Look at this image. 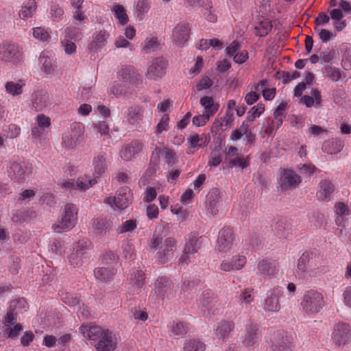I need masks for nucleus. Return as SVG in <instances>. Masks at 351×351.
I'll use <instances>...</instances> for the list:
<instances>
[{
	"label": "nucleus",
	"instance_id": "nucleus-57",
	"mask_svg": "<svg viewBox=\"0 0 351 351\" xmlns=\"http://www.w3.org/2000/svg\"><path fill=\"white\" fill-rule=\"evenodd\" d=\"M252 289L246 288L245 290L238 296L239 300L241 303L250 304L253 300L254 296L252 294Z\"/></svg>",
	"mask_w": 351,
	"mask_h": 351
},
{
	"label": "nucleus",
	"instance_id": "nucleus-44",
	"mask_svg": "<svg viewBox=\"0 0 351 351\" xmlns=\"http://www.w3.org/2000/svg\"><path fill=\"white\" fill-rule=\"evenodd\" d=\"M11 326L4 328L2 330L3 336L6 338L15 339L18 337L19 332L23 330V325L20 323H16Z\"/></svg>",
	"mask_w": 351,
	"mask_h": 351
},
{
	"label": "nucleus",
	"instance_id": "nucleus-35",
	"mask_svg": "<svg viewBox=\"0 0 351 351\" xmlns=\"http://www.w3.org/2000/svg\"><path fill=\"white\" fill-rule=\"evenodd\" d=\"M36 10V3L35 0H29L21 6V8L19 12V16L21 19L25 20L32 17Z\"/></svg>",
	"mask_w": 351,
	"mask_h": 351
},
{
	"label": "nucleus",
	"instance_id": "nucleus-3",
	"mask_svg": "<svg viewBox=\"0 0 351 351\" xmlns=\"http://www.w3.org/2000/svg\"><path fill=\"white\" fill-rule=\"evenodd\" d=\"M270 351H293L295 348L294 339L287 332H277L269 346Z\"/></svg>",
	"mask_w": 351,
	"mask_h": 351
},
{
	"label": "nucleus",
	"instance_id": "nucleus-53",
	"mask_svg": "<svg viewBox=\"0 0 351 351\" xmlns=\"http://www.w3.org/2000/svg\"><path fill=\"white\" fill-rule=\"evenodd\" d=\"M156 151L159 152L160 153L162 154L165 156V159L167 160V162L169 165H172L175 162V152L167 148H160L156 147Z\"/></svg>",
	"mask_w": 351,
	"mask_h": 351
},
{
	"label": "nucleus",
	"instance_id": "nucleus-12",
	"mask_svg": "<svg viewBox=\"0 0 351 351\" xmlns=\"http://www.w3.org/2000/svg\"><path fill=\"white\" fill-rule=\"evenodd\" d=\"M167 61L162 57L154 59L146 73L148 79L162 77L165 74Z\"/></svg>",
	"mask_w": 351,
	"mask_h": 351
},
{
	"label": "nucleus",
	"instance_id": "nucleus-63",
	"mask_svg": "<svg viewBox=\"0 0 351 351\" xmlns=\"http://www.w3.org/2000/svg\"><path fill=\"white\" fill-rule=\"evenodd\" d=\"M213 82L207 76L202 77L200 81L197 84L195 88L197 91H200L202 89L209 88L212 86Z\"/></svg>",
	"mask_w": 351,
	"mask_h": 351
},
{
	"label": "nucleus",
	"instance_id": "nucleus-42",
	"mask_svg": "<svg viewBox=\"0 0 351 351\" xmlns=\"http://www.w3.org/2000/svg\"><path fill=\"white\" fill-rule=\"evenodd\" d=\"M65 38L67 40L77 41L82 38L83 35L80 28L75 26L67 27L65 30Z\"/></svg>",
	"mask_w": 351,
	"mask_h": 351
},
{
	"label": "nucleus",
	"instance_id": "nucleus-58",
	"mask_svg": "<svg viewBox=\"0 0 351 351\" xmlns=\"http://www.w3.org/2000/svg\"><path fill=\"white\" fill-rule=\"evenodd\" d=\"M118 261L119 256L111 250L106 251L103 256L102 261L106 265L116 263Z\"/></svg>",
	"mask_w": 351,
	"mask_h": 351
},
{
	"label": "nucleus",
	"instance_id": "nucleus-46",
	"mask_svg": "<svg viewBox=\"0 0 351 351\" xmlns=\"http://www.w3.org/2000/svg\"><path fill=\"white\" fill-rule=\"evenodd\" d=\"M104 332L100 326H91L87 330V337L91 341V344L94 345V342H97Z\"/></svg>",
	"mask_w": 351,
	"mask_h": 351
},
{
	"label": "nucleus",
	"instance_id": "nucleus-24",
	"mask_svg": "<svg viewBox=\"0 0 351 351\" xmlns=\"http://www.w3.org/2000/svg\"><path fill=\"white\" fill-rule=\"evenodd\" d=\"M176 241L173 238H167L165 240L162 246V251L158 252V259L161 263H165L173 258V252L176 249Z\"/></svg>",
	"mask_w": 351,
	"mask_h": 351
},
{
	"label": "nucleus",
	"instance_id": "nucleus-49",
	"mask_svg": "<svg viewBox=\"0 0 351 351\" xmlns=\"http://www.w3.org/2000/svg\"><path fill=\"white\" fill-rule=\"evenodd\" d=\"M40 63L42 64V71L47 75L53 73L54 65L51 62L49 58L45 57V56H40L39 58Z\"/></svg>",
	"mask_w": 351,
	"mask_h": 351
},
{
	"label": "nucleus",
	"instance_id": "nucleus-22",
	"mask_svg": "<svg viewBox=\"0 0 351 351\" xmlns=\"http://www.w3.org/2000/svg\"><path fill=\"white\" fill-rule=\"evenodd\" d=\"M220 202V192L217 189H213L207 195L206 201V211L212 215H217Z\"/></svg>",
	"mask_w": 351,
	"mask_h": 351
},
{
	"label": "nucleus",
	"instance_id": "nucleus-51",
	"mask_svg": "<svg viewBox=\"0 0 351 351\" xmlns=\"http://www.w3.org/2000/svg\"><path fill=\"white\" fill-rule=\"evenodd\" d=\"M149 0H138L136 5V12L138 17H141L148 12L150 8Z\"/></svg>",
	"mask_w": 351,
	"mask_h": 351
},
{
	"label": "nucleus",
	"instance_id": "nucleus-21",
	"mask_svg": "<svg viewBox=\"0 0 351 351\" xmlns=\"http://www.w3.org/2000/svg\"><path fill=\"white\" fill-rule=\"evenodd\" d=\"M245 263V256L236 255L232 256L230 259L223 260L220 265V269L225 271L240 270L244 267Z\"/></svg>",
	"mask_w": 351,
	"mask_h": 351
},
{
	"label": "nucleus",
	"instance_id": "nucleus-28",
	"mask_svg": "<svg viewBox=\"0 0 351 351\" xmlns=\"http://www.w3.org/2000/svg\"><path fill=\"white\" fill-rule=\"evenodd\" d=\"M335 186L328 180H322L319 182V191L317 195L319 199L330 201L333 196Z\"/></svg>",
	"mask_w": 351,
	"mask_h": 351
},
{
	"label": "nucleus",
	"instance_id": "nucleus-16",
	"mask_svg": "<svg viewBox=\"0 0 351 351\" xmlns=\"http://www.w3.org/2000/svg\"><path fill=\"white\" fill-rule=\"evenodd\" d=\"M258 326L252 322L245 326V332L243 337L242 344L245 347H252L258 340Z\"/></svg>",
	"mask_w": 351,
	"mask_h": 351
},
{
	"label": "nucleus",
	"instance_id": "nucleus-38",
	"mask_svg": "<svg viewBox=\"0 0 351 351\" xmlns=\"http://www.w3.org/2000/svg\"><path fill=\"white\" fill-rule=\"evenodd\" d=\"M206 344L197 339H190L185 341L184 351H205Z\"/></svg>",
	"mask_w": 351,
	"mask_h": 351
},
{
	"label": "nucleus",
	"instance_id": "nucleus-37",
	"mask_svg": "<svg viewBox=\"0 0 351 351\" xmlns=\"http://www.w3.org/2000/svg\"><path fill=\"white\" fill-rule=\"evenodd\" d=\"M112 11L114 12V17L121 25H125L128 23L129 18L123 5L115 4L113 5Z\"/></svg>",
	"mask_w": 351,
	"mask_h": 351
},
{
	"label": "nucleus",
	"instance_id": "nucleus-60",
	"mask_svg": "<svg viewBox=\"0 0 351 351\" xmlns=\"http://www.w3.org/2000/svg\"><path fill=\"white\" fill-rule=\"evenodd\" d=\"M159 46V43L158 42V39L156 37H152L149 40H145V44L143 47V51L145 53H149L150 51H154L156 50L158 47Z\"/></svg>",
	"mask_w": 351,
	"mask_h": 351
},
{
	"label": "nucleus",
	"instance_id": "nucleus-59",
	"mask_svg": "<svg viewBox=\"0 0 351 351\" xmlns=\"http://www.w3.org/2000/svg\"><path fill=\"white\" fill-rule=\"evenodd\" d=\"M316 167L312 164H303L298 166V171L306 177H310L315 171Z\"/></svg>",
	"mask_w": 351,
	"mask_h": 351
},
{
	"label": "nucleus",
	"instance_id": "nucleus-27",
	"mask_svg": "<svg viewBox=\"0 0 351 351\" xmlns=\"http://www.w3.org/2000/svg\"><path fill=\"white\" fill-rule=\"evenodd\" d=\"M120 75L124 82H129L137 87L142 84V75L138 73L134 67L127 66L123 68Z\"/></svg>",
	"mask_w": 351,
	"mask_h": 351
},
{
	"label": "nucleus",
	"instance_id": "nucleus-56",
	"mask_svg": "<svg viewBox=\"0 0 351 351\" xmlns=\"http://www.w3.org/2000/svg\"><path fill=\"white\" fill-rule=\"evenodd\" d=\"M324 69L327 75L334 82L338 81L341 77L339 69L332 67L331 65H326Z\"/></svg>",
	"mask_w": 351,
	"mask_h": 351
},
{
	"label": "nucleus",
	"instance_id": "nucleus-50",
	"mask_svg": "<svg viewBox=\"0 0 351 351\" xmlns=\"http://www.w3.org/2000/svg\"><path fill=\"white\" fill-rule=\"evenodd\" d=\"M265 110V105L259 103L257 106L252 107L248 112L247 120L250 122L254 121L256 117H258Z\"/></svg>",
	"mask_w": 351,
	"mask_h": 351
},
{
	"label": "nucleus",
	"instance_id": "nucleus-18",
	"mask_svg": "<svg viewBox=\"0 0 351 351\" xmlns=\"http://www.w3.org/2000/svg\"><path fill=\"white\" fill-rule=\"evenodd\" d=\"M144 110L143 106L134 105L128 108L127 112V121L134 128L140 127V121L143 119Z\"/></svg>",
	"mask_w": 351,
	"mask_h": 351
},
{
	"label": "nucleus",
	"instance_id": "nucleus-33",
	"mask_svg": "<svg viewBox=\"0 0 351 351\" xmlns=\"http://www.w3.org/2000/svg\"><path fill=\"white\" fill-rule=\"evenodd\" d=\"M38 127H34L32 130V134L34 136H40L45 128H49L51 125V119L49 117L43 114H40L36 117Z\"/></svg>",
	"mask_w": 351,
	"mask_h": 351
},
{
	"label": "nucleus",
	"instance_id": "nucleus-48",
	"mask_svg": "<svg viewBox=\"0 0 351 351\" xmlns=\"http://www.w3.org/2000/svg\"><path fill=\"white\" fill-rule=\"evenodd\" d=\"M272 25H271L270 21H261L258 25L255 27V34L260 37H263L266 36L269 31L271 30Z\"/></svg>",
	"mask_w": 351,
	"mask_h": 351
},
{
	"label": "nucleus",
	"instance_id": "nucleus-2",
	"mask_svg": "<svg viewBox=\"0 0 351 351\" xmlns=\"http://www.w3.org/2000/svg\"><path fill=\"white\" fill-rule=\"evenodd\" d=\"M325 304L322 294L316 290L307 291L302 298L301 306L308 314H317Z\"/></svg>",
	"mask_w": 351,
	"mask_h": 351
},
{
	"label": "nucleus",
	"instance_id": "nucleus-1",
	"mask_svg": "<svg viewBox=\"0 0 351 351\" xmlns=\"http://www.w3.org/2000/svg\"><path fill=\"white\" fill-rule=\"evenodd\" d=\"M77 208L73 204H66L64 208L63 215L52 228L54 232L62 233L71 230L77 221Z\"/></svg>",
	"mask_w": 351,
	"mask_h": 351
},
{
	"label": "nucleus",
	"instance_id": "nucleus-8",
	"mask_svg": "<svg viewBox=\"0 0 351 351\" xmlns=\"http://www.w3.org/2000/svg\"><path fill=\"white\" fill-rule=\"evenodd\" d=\"M302 182V178L294 171L283 169L279 180L280 189L286 191L297 187Z\"/></svg>",
	"mask_w": 351,
	"mask_h": 351
},
{
	"label": "nucleus",
	"instance_id": "nucleus-15",
	"mask_svg": "<svg viewBox=\"0 0 351 351\" xmlns=\"http://www.w3.org/2000/svg\"><path fill=\"white\" fill-rule=\"evenodd\" d=\"M112 226L113 222L110 219L98 217L92 220L93 232L99 237L108 234Z\"/></svg>",
	"mask_w": 351,
	"mask_h": 351
},
{
	"label": "nucleus",
	"instance_id": "nucleus-20",
	"mask_svg": "<svg viewBox=\"0 0 351 351\" xmlns=\"http://www.w3.org/2000/svg\"><path fill=\"white\" fill-rule=\"evenodd\" d=\"M86 242H78L73 248V251L69 256V262L73 267H77L82 265V256L86 253Z\"/></svg>",
	"mask_w": 351,
	"mask_h": 351
},
{
	"label": "nucleus",
	"instance_id": "nucleus-23",
	"mask_svg": "<svg viewBox=\"0 0 351 351\" xmlns=\"http://www.w3.org/2000/svg\"><path fill=\"white\" fill-rule=\"evenodd\" d=\"M96 183L95 179H91L88 176L80 177L76 181H66L62 183V186L66 189L86 190Z\"/></svg>",
	"mask_w": 351,
	"mask_h": 351
},
{
	"label": "nucleus",
	"instance_id": "nucleus-14",
	"mask_svg": "<svg viewBox=\"0 0 351 351\" xmlns=\"http://www.w3.org/2000/svg\"><path fill=\"white\" fill-rule=\"evenodd\" d=\"M155 293L161 300L167 296L169 297L173 291V284L172 281L167 277L158 278L155 282Z\"/></svg>",
	"mask_w": 351,
	"mask_h": 351
},
{
	"label": "nucleus",
	"instance_id": "nucleus-29",
	"mask_svg": "<svg viewBox=\"0 0 351 351\" xmlns=\"http://www.w3.org/2000/svg\"><path fill=\"white\" fill-rule=\"evenodd\" d=\"M277 263L275 261L263 259L257 265L258 272L264 278L274 275L276 273Z\"/></svg>",
	"mask_w": 351,
	"mask_h": 351
},
{
	"label": "nucleus",
	"instance_id": "nucleus-40",
	"mask_svg": "<svg viewBox=\"0 0 351 351\" xmlns=\"http://www.w3.org/2000/svg\"><path fill=\"white\" fill-rule=\"evenodd\" d=\"M18 313L16 310V304H11L6 315L4 317L3 324L5 328L12 326L16 324Z\"/></svg>",
	"mask_w": 351,
	"mask_h": 351
},
{
	"label": "nucleus",
	"instance_id": "nucleus-11",
	"mask_svg": "<svg viewBox=\"0 0 351 351\" xmlns=\"http://www.w3.org/2000/svg\"><path fill=\"white\" fill-rule=\"evenodd\" d=\"M191 25L186 22H180L173 30V38L175 43L182 47L186 43L190 36Z\"/></svg>",
	"mask_w": 351,
	"mask_h": 351
},
{
	"label": "nucleus",
	"instance_id": "nucleus-17",
	"mask_svg": "<svg viewBox=\"0 0 351 351\" xmlns=\"http://www.w3.org/2000/svg\"><path fill=\"white\" fill-rule=\"evenodd\" d=\"M143 148V144L138 140L132 141L120 151V157L125 161H130Z\"/></svg>",
	"mask_w": 351,
	"mask_h": 351
},
{
	"label": "nucleus",
	"instance_id": "nucleus-55",
	"mask_svg": "<svg viewBox=\"0 0 351 351\" xmlns=\"http://www.w3.org/2000/svg\"><path fill=\"white\" fill-rule=\"evenodd\" d=\"M110 91L112 95L117 97L122 96L126 94L127 87L125 84L115 83L110 87Z\"/></svg>",
	"mask_w": 351,
	"mask_h": 351
},
{
	"label": "nucleus",
	"instance_id": "nucleus-64",
	"mask_svg": "<svg viewBox=\"0 0 351 351\" xmlns=\"http://www.w3.org/2000/svg\"><path fill=\"white\" fill-rule=\"evenodd\" d=\"M169 120V115L167 114H165L162 117L160 122L158 123V125L156 126V134H160L163 131L167 130V127L168 125Z\"/></svg>",
	"mask_w": 351,
	"mask_h": 351
},
{
	"label": "nucleus",
	"instance_id": "nucleus-61",
	"mask_svg": "<svg viewBox=\"0 0 351 351\" xmlns=\"http://www.w3.org/2000/svg\"><path fill=\"white\" fill-rule=\"evenodd\" d=\"M33 36L43 41H45L49 38V33L44 28L40 27L33 29Z\"/></svg>",
	"mask_w": 351,
	"mask_h": 351
},
{
	"label": "nucleus",
	"instance_id": "nucleus-6",
	"mask_svg": "<svg viewBox=\"0 0 351 351\" xmlns=\"http://www.w3.org/2000/svg\"><path fill=\"white\" fill-rule=\"evenodd\" d=\"M333 343L343 346L351 342V328L347 323L339 322L335 324L332 334Z\"/></svg>",
	"mask_w": 351,
	"mask_h": 351
},
{
	"label": "nucleus",
	"instance_id": "nucleus-5",
	"mask_svg": "<svg viewBox=\"0 0 351 351\" xmlns=\"http://www.w3.org/2000/svg\"><path fill=\"white\" fill-rule=\"evenodd\" d=\"M145 274L141 270H134L130 274V287L127 293L128 302L136 300L134 295L141 292V289L145 285Z\"/></svg>",
	"mask_w": 351,
	"mask_h": 351
},
{
	"label": "nucleus",
	"instance_id": "nucleus-34",
	"mask_svg": "<svg viewBox=\"0 0 351 351\" xmlns=\"http://www.w3.org/2000/svg\"><path fill=\"white\" fill-rule=\"evenodd\" d=\"M199 103L205 109V114L210 117H213L218 110L219 105L215 104L212 97L204 96L200 99Z\"/></svg>",
	"mask_w": 351,
	"mask_h": 351
},
{
	"label": "nucleus",
	"instance_id": "nucleus-36",
	"mask_svg": "<svg viewBox=\"0 0 351 351\" xmlns=\"http://www.w3.org/2000/svg\"><path fill=\"white\" fill-rule=\"evenodd\" d=\"M202 245L201 237L196 234H191L189 237V241L186 243L184 248L186 252L195 254L200 249Z\"/></svg>",
	"mask_w": 351,
	"mask_h": 351
},
{
	"label": "nucleus",
	"instance_id": "nucleus-10",
	"mask_svg": "<svg viewBox=\"0 0 351 351\" xmlns=\"http://www.w3.org/2000/svg\"><path fill=\"white\" fill-rule=\"evenodd\" d=\"M0 54L2 60L14 64L19 62L22 59V52L19 47L14 44H4Z\"/></svg>",
	"mask_w": 351,
	"mask_h": 351
},
{
	"label": "nucleus",
	"instance_id": "nucleus-7",
	"mask_svg": "<svg viewBox=\"0 0 351 351\" xmlns=\"http://www.w3.org/2000/svg\"><path fill=\"white\" fill-rule=\"evenodd\" d=\"M132 201V193L128 186L120 188L115 197H110L107 199V203L112 207L114 206L119 210H123L127 208Z\"/></svg>",
	"mask_w": 351,
	"mask_h": 351
},
{
	"label": "nucleus",
	"instance_id": "nucleus-30",
	"mask_svg": "<svg viewBox=\"0 0 351 351\" xmlns=\"http://www.w3.org/2000/svg\"><path fill=\"white\" fill-rule=\"evenodd\" d=\"M109 36L110 34L107 30H99L97 33L94 40L89 44L88 49L92 51H96L98 49L106 46Z\"/></svg>",
	"mask_w": 351,
	"mask_h": 351
},
{
	"label": "nucleus",
	"instance_id": "nucleus-13",
	"mask_svg": "<svg viewBox=\"0 0 351 351\" xmlns=\"http://www.w3.org/2000/svg\"><path fill=\"white\" fill-rule=\"evenodd\" d=\"M29 168L24 163L14 162L8 170L9 176L18 182H24L29 173Z\"/></svg>",
	"mask_w": 351,
	"mask_h": 351
},
{
	"label": "nucleus",
	"instance_id": "nucleus-39",
	"mask_svg": "<svg viewBox=\"0 0 351 351\" xmlns=\"http://www.w3.org/2000/svg\"><path fill=\"white\" fill-rule=\"evenodd\" d=\"M189 330V324L182 321H173L170 326V331L177 336H184Z\"/></svg>",
	"mask_w": 351,
	"mask_h": 351
},
{
	"label": "nucleus",
	"instance_id": "nucleus-52",
	"mask_svg": "<svg viewBox=\"0 0 351 351\" xmlns=\"http://www.w3.org/2000/svg\"><path fill=\"white\" fill-rule=\"evenodd\" d=\"M313 255L312 252H305L302 254V255L300 257L298 261V272L303 273L306 269V264L309 261L311 258V256Z\"/></svg>",
	"mask_w": 351,
	"mask_h": 351
},
{
	"label": "nucleus",
	"instance_id": "nucleus-4",
	"mask_svg": "<svg viewBox=\"0 0 351 351\" xmlns=\"http://www.w3.org/2000/svg\"><path fill=\"white\" fill-rule=\"evenodd\" d=\"M83 134L82 125L73 123L71 129L62 135V146L68 149L75 148L83 140Z\"/></svg>",
	"mask_w": 351,
	"mask_h": 351
},
{
	"label": "nucleus",
	"instance_id": "nucleus-43",
	"mask_svg": "<svg viewBox=\"0 0 351 351\" xmlns=\"http://www.w3.org/2000/svg\"><path fill=\"white\" fill-rule=\"evenodd\" d=\"M25 84L16 83L12 81L7 82L5 84V88L7 93L16 96L22 94L23 87Z\"/></svg>",
	"mask_w": 351,
	"mask_h": 351
},
{
	"label": "nucleus",
	"instance_id": "nucleus-47",
	"mask_svg": "<svg viewBox=\"0 0 351 351\" xmlns=\"http://www.w3.org/2000/svg\"><path fill=\"white\" fill-rule=\"evenodd\" d=\"M134 300L128 302V306L130 307V313H132L134 319H138L143 322L146 321L148 319V314L145 310H142L140 307L132 306V302Z\"/></svg>",
	"mask_w": 351,
	"mask_h": 351
},
{
	"label": "nucleus",
	"instance_id": "nucleus-62",
	"mask_svg": "<svg viewBox=\"0 0 351 351\" xmlns=\"http://www.w3.org/2000/svg\"><path fill=\"white\" fill-rule=\"evenodd\" d=\"M43 204H45L49 207H54L56 204V197L51 193H45L40 197Z\"/></svg>",
	"mask_w": 351,
	"mask_h": 351
},
{
	"label": "nucleus",
	"instance_id": "nucleus-19",
	"mask_svg": "<svg viewBox=\"0 0 351 351\" xmlns=\"http://www.w3.org/2000/svg\"><path fill=\"white\" fill-rule=\"evenodd\" d=\"M32 107L36 111H42L49 104V97L47 91L39 90L32 95Z\"/></svg>",
	"mask_w": 351,
	"mask_h": 351
},
{
	"label": "nucleus",
	"instance_id": "nucleus-26",
	"mask_svg": "<svg viewBox=\"0 0 351 351\" xmlns=\"http://www.w3.org/2000/svg\"><path fill=\"white\" fill-rule=\"evenodd\" d=\"M263 308L269 313H276L280 311L279 292L277 290L273 289L265 299Z\"/></svg>",
	"mask_w": 351,
	"mask_h": 351
},
{
	"label": "nucleus",
	"instance_id": "nucleus-25",
	"mask_svg": "<svg viewBox=\"0 0 351 351\" xmlns=\"http://www.w3.org/2000/svg\"><path fill=\"white\" fill-rule=\"evenodd\" d=\"M93 346L98 351L112 350L115 346V342H114L112 339V332L109 330H106L98 341L94 342Z\"/></svg>",
	"mask_w": 351,
	"mask_h": 351
},
{
	"label": "nucleus",
	"instance_id": "nucleus-41",
	"mask_svg": "<svg viewBox=\"0 0 351 351\" xmlns=\"http://www.w3.org/2000/svg\"><path fill=\"white\" fill-rule=\"evenodd\" d=\"M94 171L96 173L101 175L105 172L107 169V163L104 154H99L93 158V162Z\"/></svg>",
	"mask_w": 351,
	"mask_h": 351
},
{
	"label": "nucleus",
	"instance_id": "nucleus-32",
	"mask_svg": "<svg viewBox=\"0 0 351 351\" xmlns=\"http://www.w3.org/2000/svg\"><path fill=\"white\" fill-rule=\"evenodd\" d=\"M117 274V269L114 267H98L94 270L95 278L101 282H108Z\"/></svg>",
	"mask_w": 351,
	"mask_h": 351
},
{
	"label": "nucleus",
	"instance_id": "nucleus-45",
	"mask_svg": "<svg viewBox=\"0 0 351 351\" xmlns=\"http://www.w3.org/2000/svg\"><path fill=\"white\" fill-rule=\"evenodd\" d=\"M62 300L66 304L75 308H79V310L81 308L80 300L77 295H74L72 293H65L62 294Z\"/></svg>",
	"mask_w": 351,
	"mask_h": 351
},
{
	"label": "nucleus",
	"instance_id": "nucleus-54",
	"mask_svg": "<svg viewBox=\"0 0 351 351\" xmlns=\"http://www.w3.org/2000/svg\"><path fill=\"white\" fill-rule=\"evenodd\" d=\"M136 228V221L130 219L125 221L121 227L117 229L119 234H122L128 232H132Z\"/></svg>",
	"mask_w": 351,
	"mask_h": 351
},
{
	"label": "nucleus",
	"instance_id": "nucleus-31",
	"mask_svg": "<svg viewBox=\"0 0 351 351\" xmlns=\"http://www.w3.org/2000/svg\"><path fill=\"white\" fill-rule=\"evenodd\" d=\"M234 328V324L233 322L221 321L216 328V336L219 339L223 340L229 337Z\"/></svg>",
	"mask_w": 351,
	"mask_h": 351
},
{
	"label": "nucleus",
	"instance_id": "nucleus-9",
	"mask_svg": "<svg viewBox=\"0 0 351 351\" xmlns=\"http://www.w3.org/2000/svg\"><path fill=\"white\" fill-rule=\"evenodd\" d=\"M234 238V232L230 228H223L219 232L216 249L220 252L229 251L232 247Z\"/></svg>",
	"mask_w": 351,
	"mask_h": 351
}]
</instances>
